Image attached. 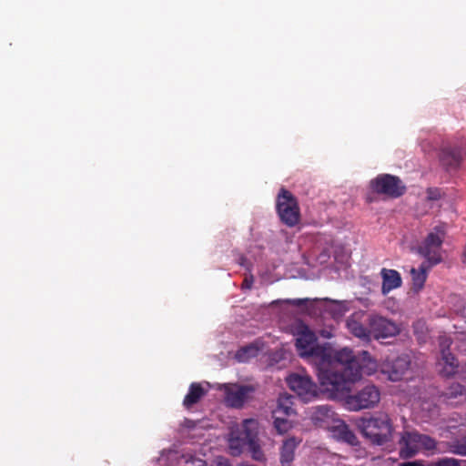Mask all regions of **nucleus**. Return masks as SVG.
Instances as JSON below:
<instances>
[{"label":"nucleus","instance_id":"obj_8","mask_svg":"<svg viewBox=\"0 0 466 466\" xmlns=\"http://www.w3.org/2000/svg\"><path fill=\"white\" fill-rule=\"evenodd\" d=\"M411 360L408 354L387 357L380 365V371L391 381H399L410 370Z\"/></svg>","mask_w":466,"mask_h":466},{"label":"nucleus","instance_id":"obj_9","mask_svg":"<svg viewBox=\"0 0 466 466\" xmlns=\"http://www.w3.org/2000/svg\"><path fill=\"white\" fill-rule=\"evenodd\" d=\"M368 325L371 338L377 340L395 337L400 333V329L394 321L381 316L370 315Z\"/></svg>","mask_w":466,"mask_h":466},{"label":"nucleus","instance_id":"obj_18","mask_svg":"<svg viewBox=\"0 0 466 466\" xmlns=\"http://www.w3.org/2000/svg\"><path fill=\"white\" fill-rule=\"evenodd\" d=\"M347 328L352 335L362 340L370 341L371 339L369 325L365 327L361 322L354 319H349Z\"/></svg>","mask_w":466,"mask_h":466},{"label":"nucleus","instance_id":"obj_15","mask_svg":"<svg viewBox=\"0 0 466 466\" xmlns=\"http://www.w3.org/2000/svg\"><path fill=\"white\" fill-rule=\"evenodd\" d=\"M207 391L204 390L202 385L198 382H193L190 384L188 392L185 396L183 405L189 409L193 405L197 404L205 395Z\"/></svg>","mask_w":466,"mask_h":466},{"label":"nucleus","instance_id":"obj_3","mask_svg":"<svg viewBox=\"0 0 466 466\" xmlns=\"http://www.w3.org/2000/svg\"><path fill=\"white\" fill-rule=\"evenodd\" d=\"M357 426L372 444L380 446L392 440L394 427L387 413L377 412L370 417H362L358 420Z\"/></svg>","mask_w":466,"mask_h":466},{"label":"nucleus","instance_id":"obj_11","mask_svg":"<svg viewBox=\"0 0 466 466\" xmlns=\"http://www.w3.org/2000/svg\"><path fill=\"white\" fill-rule=\"evenodd\" d=\"M464 151L460 147H445L441 148L439 158L447 170H456L463 158Z\"/></svg>","mask_w":466,"mask_h":466},{"label":"nucleus","instance_id":"obj_33","mask_svg":"<svg viewBox=\"0 0 466 466\" xmlns=\"http://www.w3.org/2000/svg\"><path fill=\"white\" fill-rule=\"evenodd\" d=\"M308 301H309L308 299H288L287 303L293 305V306L300 307V306L306 305Z\"/></svg>","mask_w":466,"mask_h":466},{"label":"nucleus","instance_id":"obj_27","mask_svg":"<svg viewBox=\"0 0 466 466\" xmlns=\"http://www.w3.org/2000/svg\"><path fill=\"white\" fill-rule=\"evenodd\" d=\"M439 347L441 355H444L446 352H451L450 348L452 344V339L447 335H440L438 338Z\"/></svg>","mask_w":466,"mask_h":466},{"label":"nucleus","instance_id":"obj_16","mask_svg":"<svg viewBox=\"0 0 466 466\" xmlns=\"http://www.w3.org/2000/svg\"><path fill=\"white\" fill-rule=\"evenodd\" d=\"M258 422L254 419L243 420L242 431L240 432V441L245 443L248 441L258 440Z\"/></svg>","mask_w":466,"mask_h":466},{"label":"nucleus","instance_id":"obj_28","mask_svg":"<svg viewBox=\"0 0 466 466\" xmlns=\"http://www.w3.org/2000/svg\"><path fill=\"white\" fill-rule=\"evenodd\" d=\"M341 438L351 445H355L358 442L356 435L346 426L341 431Z\"/></svg>","mask_w":466,"mask_h":466},{"label":"nucleus","instance_id":"obj_29","mask_svg":"<svg viewBox=\"0 0 466 466\" xmlns=\"http://www.w3.org/2000/svg\"><path fill=\"white\" fill-rule=\"evenodd\" d=\"M434 466H461L460 461L454 458H442L434 463Z\"/></svg>","mask_w":466,"mask_h":466},{"label":"nucleus","instance_id":"obj_17","mask_svg":"<svg viewBox=\"0 0 466 466\" xmlns=\"http://www.w3.org/2000/svg\"><path fill=\"white\" fill-rule=\"evenodd\" d=\"M299 441L295 438L287 439L280 449V462L282 466H289L294 460L295 450Z\"/></svg>","mask_w":466,"mask_h":466},{"label":"nucleus","instance_id":"obj_34","mask_svg":"<svg viewBox=\"0 0 466 466\" xmlns=\"http://www.w3.org/2000/svg\"><path fill=\"white\" fill-rule=\"evenodd\" d=\"M254 282V278L252 275L246 277L242 282V289H251Z\"/></svg>","mask_w":466,"mask_h":466},{"label":"nucleus","instance_id":"obj_36","mask_svg":"<svg viewBox=\"0 0 466 466\" xmlns=\"http://www.w3.org/2000/svg\"><path fill=\"white\" fill-rule=\"evenodd\" d=\"M229 448L231 450V454L232 455H238L240 452V450L234 446V442L233 441L230 443Z\"/></svg>","mask_w":466,"mask_h":466},{"label":"nucleus","instance_id":"obj_31","mask_svg":"<svg viewBox=\"0 0 466 466\" xmlns=\"http://www.w3.org/2000/svg\"><path fill=\"white\" fill-rule=\"evenodd\" d=\"M454 453L466 456V437L462 440V441L459 442L453 451Z\"/></svg>","mask_w":466,"mask_h":466},{"label":"nucleus","instance_id":"obj_23","mask_svg":"<svg viewBox=\"0 0 466 466\" xmlns=\"http://www.w3.org/2000/svg\"><path fill=\"white\" fill-rule=\"evenodd\" d=\"M334 415V411L328 405H319L314 408V411L312 414V419L315 421H325L332 418Z\"/></svg>","mask_w":466,"mask_h":466},{"label":"nucleus","instance_id":"obj_1","mask_svg":"<svg viewBox=\"0 0 466 466\" xmlns=\"http://www.w3.org/2000/svg\"><path fill=\"white\" fill-rule=\"evenodd\" d=\"M316 334L306 325L299 327L296 348L301 358L311 361L321 392H329L331 397L340 396L346 389V378L352 376L355 368L352 363L353 351L349 348L334 350L328 342L317 343Z\"/></svg>","mask_w":466,"mask_h":466},{"label":"nucleus","instance_id":"obj_22","mask_svg":"<svg viewBox=\"0 0 466 466\" xmlns=\"http://www.w3.org/2000/svg\"><path fill=\"white\" fill-rule=\"evenodd\" d=\"M413 333L416 336L417 340L420 343H425L428 339V327L426 322L422 319H419L412 325Z\"/></svg>","mask_w":466,"mask_h":466},{"label":"nucleus","instance_id":"obj_20","mask_svg":"<svg viewBox=\"0 0 466 466\" xmlns=\"http://www.w3.org/2000/svg\"><path fill=\"white\" fill-rule=\"evenodd\" d=\"M441 360L443 361V368L441 370V373L450 377L454 375L458 371L459 362L456 357L451 352H446L441 356Z\"/></svg>","mask_w":466,"mask_h":466},{"label":"nucleus","instance_id":"obj_2","mask_svg":"<svg viewBox=\"0 0 466 466\" xmlns=\"http://www.w3.org/2000/svg\"><path fill=\"white\" fill-rule=\"evenodd\" d=\"M350 367L355 368L352 370V376L346 378L347 385L343 393L339 397H331L329 392H322L329 400H342L344 407L350 411H359L360 410L374 408L380 400V390L372 384L363 387L355 394H349L353 382L358 380L361 375H370L376 371L377 363L370 354L363 350L358 356L352 353V363Z\"/></svg>","mask_w":466,"mask_h":466},{"label":"nucleus","instance_id":"obj_13","mask_svg":"<svg viewBox=\"0 0 466 466\" xmlns=\"http://www.w3.org/2000/svg\"><path fill=\"white\" fill-rule=\"evenodd\" d=\"M382 278V293L387 294L392 289L400 288L402 280L400 274L395 269L382 268L380 271Z\"/></svg>","mask_w":466,"mask_h":466},{"label":"nucleus","instance_id":"obj_35","mask_svg":"<svg viewBox=\"0 0 466 466\" xmlns=\"http://www.w3.org/2000/svg\"><path fill=\"white\" fill-rule=\"evenodd\" d=\"M213 466H231L228 460L223 457H218L215 460Z\"/></svg>","mask_w":466,"mask_h":466},{"label":"nucleus","instance_id":"obj_38","mask_svg":"<svg viewBox=\"0 0 466 466\" xmlns=\"http://www.w3.org/2000/svg\"><path fill=\"white\" fill-rule=\"evenodd\" d=\"M463 262H466V245L464 246V250H463Z\"/></svg>","mask_w":466,"mask_h":466},{"label":"nucleus","instance_id":"obj_26","mask_svg":"<svg viewBox=\"0 0 466 466\" xmlns=\"http://www.w3.org/2000/svg\"><path fill=\"white\" fill-rule=\"evenodd\" d=\"M251 452L252 458L256 461H261L264 460V453L260 449V446L258 444V440H255L251 441L245 442Z\"/></svg>","mask_w":466,"mask_h":466},{"label":"nucleus","instance_id":"obj_4","mask_svg":"<svg viewBox=\"0 0 466 466\" xmlns=\"http://www.w3.org/2000/svg\"><path fill=\"white\" fill-rule=\"evenodd\" d=\"M276 211L281 223L289 228L300 221V208L297 198L285 187H281L276 198Z\"/></svg>","mask_w":466,"mask_h":466},{"label":"nucleus","instance_id":"obj_12","mask_svg":"<svg viewBox=\"0 0 466 466\" xmlns=\"http://www.w3.org/2000/svg\"><path fill=\"white\" fill-rule=\"evenodd\" d=\"M400 456L401 459H410L414 457L420 451L417 440V432L405 431L400 441Z\"/></svg>","mask_w":466,"mask_h":466},{"label":"nucleus","instance_id":"obj_5","mask_svg":"<svg viewBox=\"0 0 466 466\" xmlns=\"http://www.w3.org/2000/svg\"><path fill=\"white\" fill-rule=\"evenodd\" d=\"M445 235L446 233L443 228L437 226L420 243L418 247V253L425 258L423 263L433 267L442 261L441 247Z\"/></svg>","mask_w":466,"mask_h":466},{"label":"nucleus","instance_id":"obj_14","mask_svg":"<svg viewBox=\"0 0 466 466\" xmlns=\"http://www.w3.org/2000/svg\"><path fill=\"white\" fill-rule=\"evenodd\" d=\"M432 267H430L426 263H421L418 269L412 268L410 269V275L412 279V290L415 292H419L424 287V284L427 279V272Z\"/></svg>","mask_w":466,"mask_h":466},{"label":"nucleus","instance_id":"obj_24","mask_svg":"<svg viewBox=\"0 0 466 466\" xmlns=\"http://www.w3.org/2000/svg\"><path fill=\"white\" fill-rule=\"evenodd\" d=\"M417 440L419 448L421 447L426 451H433L437 447V441L429 435L420 434L417 432Z\"/></svg>","mask_w":466,"mask_h":466},{"label":"nucleus","instance_id":"obj_30","mask_svg":"<svg viewBox=\"0 0 466 466\" xmlns=\"http://www.w3.org/2000/svg\"><path fill=\"white\" fill-rule=\"evenodd\" d=\"M427 199L430 201L439 200L441 198V190L438 187L427 188Z\"/></svg>","mask_w":466,"mask_h":466},{"label":"nucleus","instance_id":"obj_37","mask_svg":"<svg viewBox=\"0 0 466 466\" xmlns=\"http://www.w3.org/2000/svg\"><path fill=\"white\" fill-rule=\"evenodd\" d=\"M238 264L243 267H248V258L245 256H240Z\"/></svg>","mask_w":466,"mask_h":466},{"label":"nucleus","instance_id":"obj_19","mask_svg":"<svg viewBox=\"0 0 466 466\" xmlns=\"http://www.w3.org/2000/svg\"><path fill=\"white\" fill-rule=\"evenodd\" d=\"M293 406L294 402L292 396L287 393L280 394L277 401V407L273 410V413L281 414L283 416H290L295 412Z\"/></svg>","mask_w":466,"mask_h":466},{"label":"nucleus","instance_id":"obj_25","mask_svg":"<svg viewBox=\"0 0 466 466\" xmlns=\"http://www.w3.org/2000/svg\"><path fill=\"white\" fill-rule=\"evenodd\" d=\"M281 414H274V427L279 434L286 433L291 427V423L285 418L280 416Z\"/></svg>","mask_w":466,"mask_h":466},{"label":"nucleus","instance_id":"obj_10","mask_svg":"<svg viewBox=\"0 0 466 466\" xmlns=\"http://www.w3.org/2000/svg\"><path fill=\"white\" fill-rule=\"evenodd\" d=\"M224 390L226 402L233 408H241L247 400L248 394L254 391L252 386L236 384L225 385Z\"/></svg>","mask_w":466,"mask_h":466},{"label":"nucleus","instance_id":"obj_7","mask_svg":"<svg viewBox=\"0 0 466 466\" xmlns=\"http://www.w3.org/2000/svg\"><path fill=\"white\" fill-rule=\"evenodd\" d=\"M289 389L305 402L318 396V386L308 374L291 373L287 378Z\"/></svg>","mask_w":466,"mask_h":466},{"label":"nucleus","instance_id":"obj_21","mask_svg":"<svg viewBox=\"0 0 466 466\" xmlns=\"http://www.w3.org/2000/svg\"><path fill=\"white\" fill-rule=\"evenodd\" d=\"M444 395L448 399L460 398V401H466V387L460 383H452L448 387Z\"/></svg>","mask_w":466,"mask_h":466},{"label":"nucleus","instance_id":"obj_32","mask_svg":"<svg viewBox=\"0 0 466 466\" xmlns=\"http://www.w3.org/2000/svg\"><path fill=\"white\" fill-rule=\"evenodd\" d=\"M254 349L251 348V347H247V348H242L241 350H239L238 352H237V355L236 357L238 359V360L240 361H245L246 360V357L245 355L249 351V350H253Z\"/></svg>","mask_w":466,"mask_h":466},{"label":"nucleus","instance_id":"obj_6","mask_svg":"<svg viewBox=\"0 0 466 466\" xmlns=\"http://www.w3.org/2000/svg\"><path fill=\"white\" fill-rule=\"evenodd\" d=\"M370 185L373 192L392 198H400L406 191V187L400 177L390 174H380L377 176L370 181Z\"/></svg>","mask_w":466,"mask_h":466}]
</instances>
